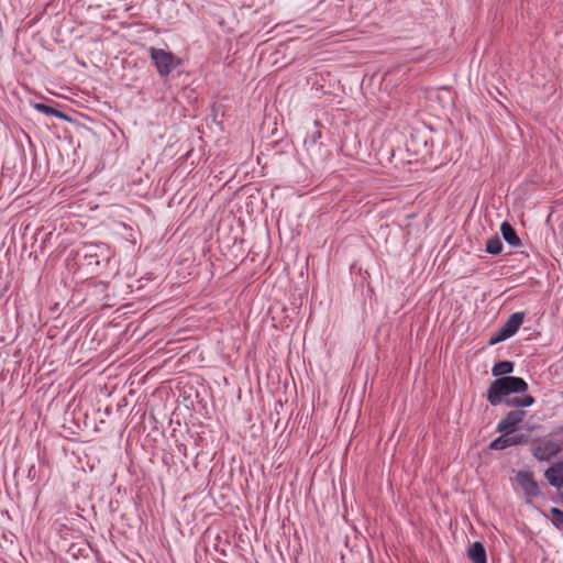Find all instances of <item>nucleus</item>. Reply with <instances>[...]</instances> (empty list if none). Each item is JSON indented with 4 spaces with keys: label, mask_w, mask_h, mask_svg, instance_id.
Instances as JSON below:
<instances>
[{
    "label": "nucleus",
    "mask_w": 563,
    "mask_h": 563,
    "mask_svg": "<svg viewBox=\"0 0 563 563\" xmlns=\"http://www.w3.org/2000/svg\"><path fill=\"white\" fill-rule=\"evenodd\" d=\"M534 402V398L532 396L526 395L523 397H514L511 399H508L506 401L509 406H517V407H529Z\"/></svg>",
    "instance_id": "nucleus-14"
},
{
    "label": "nucleus",
    "mask_w": 563,
    "mask_h": 563,
    "mask_svg": "<svg viewBox=\"0 0 563 563\" xmlns=\"http://www.w3.org/2000/svg\"><path fill=\"white\" fill-rule=\"evenodd\" d=\"M151 59L155 65L157 73L161 77L168 76L174 69H176L181 60L172 52L163 48L150 47L148 49Z\"/></svg>",
    "instance_id": "nucleus-2"
},
{
    "label": "nucleus",
    "mask_w": 563,
    "mask_h": 563,
    "mask_svg": "<svg viewBox=\"0 0 563 563\" xmlns=\"http://www.w3.org/2000/svg\"><path fill=\"white\" fill-rule=\"evenodd\" d=\"M34 108L44 113V114H47V115H51V117H55V118H65V115L57 109L53 108V107H49L47 104H44V103H35L34 104Z\"/></svg>",
    "instance_id": "nucleus-15"
},
{
    "label": "nucleus",
    "mask_w": 563,
    "mask_h": 563,
    "mask_svg": "<svg viewBox=\"0 0 563 563\" xmlns=\"http://www.w3.org/2000/svg\"><path fill=\"white\" fill-rule=\"evenodd\" d=\"M526 416L523 410H514L501 419L497 424V430L500 432L511 433L515 427L520 423Z\"/></svg>",
    "instance_id": "nucleus-7"
},
{
    "label": "nucleus",
    "mask_w": 563,
    "mask_h": 563,
    "mask_svg": "<svg viewBox=\"0 0 563 563\" xmlns=\"http://www.w3.org/2000/svg\"><path fill=\"white\" fill-rule=\"evenodd\" d=\"M467 558L472 563H487L485 547L482 542H473L467 549Z\"/></svg>",
    "instance_id": "nucleus-9"
},
{
    "label": "nucleus",
    "mask_w": 563,
    "mask_h": 563,
    "mask_svg": "<svg viewBox=\"0 0 563 563\" xmlns=\"http://www.w3.org/2000/svg\"><path fill=\"white\" fill-rule=\"evenodd\" d=\"M500 232L504 240L512 247H517L521 244L519 236L517 235L515 229L507 221H504L500 225Z\"/></svg>",
    "instance_id": "nucleus-10"
},
{
    "label": "nucleus",
    "mask_w": 563,
    "mask_h": 563,
    "mask_svg": "<svg viewBox=\"0 0 563 563\" xmlns=\"http://www.w3.org/2000/svg\"><path fill=\"white\" fill-rule=\"evenodd\" d=\"M544 477L549 484L558 490H563V463L558 462L552 464L545 472Z\"/></svg>",
    "instance_id": "nucleus-8"
},
{
    "label": "nucleus",
    "mask_w": 563,
    "mask_h": 563,
    "mask_svg": "<svg viewBox=\"0 0 563 563\" xmlns=\"http://www.w3.org/2000/svg\"><path fill=\"white\" fill-rule=\"evenodd\" d=\"M528 389V384L521 377L505 376L495 379L488 390L487 400L490 405L497 406L501 402L503 397L516 393H525Z\"/></svg>",
    "instance_id": "nucleus-1"
},
{
    "label": "nucleus",
    "mask_w": 563,
    "mask_h": 563,
    "mask_svg": "<svg viewBox=\"0 0 563 563\" xmlns=\"http://www.w3.org/2000/svg\"><path fill=\"white\" fill-rule=\"evenodd\" d=\"M84 256L91 260L90 264L101 265L102 263H109L112 252L106 243H90L85 246Z\"/></svg>",
    "instance_id": "nucleus-4"
},
{
    "label": "nucleus",
    "mask_w": 563,
    "mask_h": 563,
    "mask_svg": "<svg viewBox=\"0 0 563 563\" xmlns=\"http://www.w3.org/2000/svg\"><path fill=\"white\" fill-rule=\"evenodd\" d=\"M525 319V314L522 312L512 313L504 325L489 339V344L499 343L510 336H512L521 327Z\"/></svg>",
    "instance_id": "nucleus-3"
},
{
    "label": "nucleus",
    "mask_w": 563,
    "mask_h": 563,
    "mask_svg": "<svg viewBox=\"0 0 563 563\" xmlns=\"http://www.w3.org/2000/svg\"><path fill=\"white\" fill-rule=\"evenodd\" d=\"M514 371V363L509 361H500L492 368V374L496 377L508 375Z\"/></svg>",
    "instance_id": "nucleus-12"
},
{
    "label": "nucleus",
    "mask_w": 563,
    "mask_h": 563,
    "mask_svg": "<svg viewBox=\"0 0 563 563\" xmlns=\"http://www.w3.org/2000/svg\"><path fill=\"white\" fill-rule=\"evenodd\" d=\"M516 481L527 496L537 497L540 494L538 483L532 472L519 471L516 475Z\"/></svg>",
    "instance_id": "nucleus-5"
},
{
    "label": "nucleus",
    "mask_w": 563,
    "mask_h": 563,
    "mask_svg": "<svg viewBox=\"0 0 563 563\" xmlns=\"http://www.w3.org/2000/svg\"><path fill=\"white\" fill-rule=\"evenodd\" d=\"M518 437L517 435H510L509 433H506L498 437L492 443L489 444V448L492 450H504L508 446L518 444Z\"/></svg>",
    "instance_id": "nucleus-11"
},
{
    "label": "nucleus",
    "mask_w": 563,
    "mask_h": 563,
    "mask_svg": "<svg viewBox=\"0 0 563 563\" xmlns=\"http://www.w3.org/2000/svg\"><path fill=\"white\" fill-rule=\"evenodd\" d=\"M485 251L492 255H497L503 251V243L498 236H493L486 241Z\"/></svg>",
    "instance_id": "nucleus-13"
},
{
    "label": "nucleus",
    "mask_w": 563,
    "mask_h": 563,
    "mask_svg": "<svg viewBox=\"0 0 563 563\" xmlns=\"http://www.w3.org/2000/svg\"><path fill=\"white\" fill-rule=\"evenodd\" d=\"M551 519L556 527H563V510L551 508Z\"/></svg>",
    "instance_id": "nucleus-16"
},
{
    "label": "nucleus",
    "mask_w": 563,
    "mask_h": 563,
    "mask_svg": "<svg viewBox=\"0 0 563 563\" xmlns=\"http://www.w3.org/2000/svg\"><path fill=\"white\" fill-rule=\"evenodd\" d=\"M562 451L560 443L548 440L540 442L534 448V456L540 461H549Z\"/></svg>",
    "instance_id": "nucleus-6"
}]
</instances>
